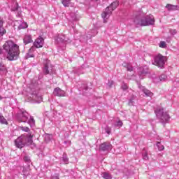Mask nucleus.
Returning <instances> with one entry per match:
<instances>
[{
  "label": "nucleus",
  "instance_id": "obj_24",
  "mask_svg": "<svg viewBox=\"0 0 179 179\" xmlns=\"http://www.w3.org/2000/svg\"><path fill=\"white\" fill-rule=\"evenodd\" d=\"M0 124L8 125V120H6L5 117H3V115H2V113H0Z\"/></svg>",
  "mask_w": 179,
  "mask_h": 179
},
{
  "label": "nucleus",
  "instance_id": "obj_18",
  "mask_svg": "<svg viewBox=\"0 0 179 179\" xmlns=\"http://www.w3.org/2000/svg\"><path fill=\"white\" fill-rule=\"evenodd\" d=\"M8 73V69L6 66L2 62H0V75H6Z\"/></svg>",
  "mask_w": 179,
  "mask_h": 179
},
{
  "label": "nucleus",
  "instance_id": "obj_33",
  "mask_svg": "<svg viewBox=\"0 0 179 179\" xmlns=\"http://www.w3.org/2000/svg\"><path fill=\"white\" fill-rule=\"evenodd\" d=\"M159 47L161 48H166V47H167V43H166V42H164V41H161L159 43Z\"/></svg>",
  "mask_w": 179,
  "mask_h": 179
},
{
  "label": "nucleus",
  "instance_id": "obj_2",
  "mask_svg": "<svg viewBox=\"0 0 179 179\" xmlns=\"http://www.w3.org/2000/svg\"><path fill=\"white\" fill-rule=\"evenodd\" d=\"M136 26H153L155 24V17L152 15L143 16V14H140L136 16L134 20Z\"/></svg>",
  "mask_w": 179,
  "mask_h": 179
},
{
  "label": "nucleus",
  "instance_id": "obj_34",
  "mask_svg": "<svg viewBox=\"0 0 179 179\" xmlns=\"http://www.w3.org/2000/svg\"><path fill=\"white\" fill-rule=\"evenodd\" d=\"M20 130L24 131V132H29L30 131V129L27 127H21Z\"/></svg>",
  "mask_w": 179,
  "mask_h": 179
},
{
  "label": "nucleus",
  "instance_id": "obj_41",
  "mask_svg": "<svg viewBox=\"0 0 179 179\" xmlns=\"http://www.w3.org/2000/svg\"><path fill=\"white\" fill-rule=\"evenodd\" d=\"M52 179H59V174L55 173L52 177Z\"/></svg>",
  "mask_w": 179,
  "mask_h": 179
},
{
  "label": "nucleus",
  "instance_id": "obj_11",
  "mask_svg": "<svg viewBox=\"0 0 179 179\" xmlns=\"http://www.w3.org/2000/svg\"><path fill=\"white\" fill-rule=\"evenodd\" d=\"M32 47H36V48H41L44 45V38L39 36L36 39Z\"/></svg>",
  "mask_w": 179,
  "mask_h": 179
},
{
  "label": "nucleus",
  "instance_id": "obj_4",
  "mask_svg": "<svg viewBox=\"0 0 179 179\" xmlns=\"http://www.w3.org/2000/svg\"><path fill=\"white\" fill-rule=\"evenodd\" d=\"M155 113L157 117L159 119L160 122L162 124H166V122H169L170 120V115L167 112H164V109L162 108H158L155 110Z\"/></svg>",
  "mask_w": 179,
  "mask_h": 179
},
{
  "label": "nucleus",
  "instance_id": "obj_25",
  "mask_svg": "<svg viewBox=\"0 0 179 179\" xmlns=\"http://www.w3.org/2000/svg\"><path fill=\"white\" fill-rule=\"evenodd\" d=\"M101 176L104 179H113V176L108 172H103Z\"/></svg>",
  "mask_w": 179,
  "mask_h": 179
},
{
  "label": "nucleus",
  "instance_id": "obj_39",
  "mask_svg": "<svg viewBox=\"0 0 179 179\" xmlns=\"http://www.w3.org/2000/svg\"><path fill=\"white\" fill-rule=\"evenodd\" d=\"M105 131H106V134H108V135H110V134H111V128H110V127H106Z\"/></svg>",
  "mask_w": 179,
  "mask_h": 179
},
{
  "label": "nucleus",
  "instance_id": "obj_36",
  "mask_svg": "<svg viewBox=\"0 0 179 179\" xmlns=\"http://www.w3.org/2000/svg\"><path fill=\"white\" fill-rule=\"evenodd\" d=\"M143 160H149V156H148V152L143 153Z\"/></svg>",
  "mask_w": 179,
  "mask_h": 179
},
{
  "label": "nucleus",
  "instance_id": "obj_13",
  "mask_svg": "<svg viewBox=\"0 0 179 179\" xmlns=\"http://www.w3.org/2000/svg\"><path fill=\"white\" fill-rule=\"evenodd\" d=\"M57 43H71V39L64 34H59L56 38Z\"/></svg>",
  "mask_w": 179,
  "mask_h": 179
},
{
  "label": "nucleus",
  "instance_id": "obj_28",
  "mask_svg": "<svg viewBox=\"0 0 179 179\" xmlns=\"http://www.w3.org/2000/svg\"><path fill=\"white\" fill-rule=\"evenodd\" d=\"M22 29H27V23L22 22L18 26L19 30H22Z\"/></svg>",
  "mask_w": 179,
  "mask_h": 179
},
{
  "label": "nucleus",
  "instance_id": "obj_37",
  "mask_svg": "<svg viewBox=\"0 0 179 179\" xmlns=\"http://www.w3.org/2000/svg\"><path fill=\"white\" fill-rule=\"evenodd\" d=\"M24 162H25V163H30V157L29 156H24Z\"/></svg>",
  "mask_w": 179,
  "mask_h": 179
},
{
  "label": "nucleus",
  "instance_id": "obj_9",
  "mask_svg": "<svg viewBox=\"0 0 179 179\" xmlns=\"http://www.w3.org/2000/svg\"><path fill=\"white\" fill-rule=\"evenodd\" d=\"M22 138L25 146H30V145H33V136H31V134H24L22 136Z\"/></svg>",
  "mask_w": 179,
  "mask_h": 179
},
{
  "label": "nucleus",
  "instance_id": "obj_35",
  "mask_svg": "<svg viewBox=\"0 0 179 179\" xmlns=\"http://www.w3.org/2000/svg\"><path fill=\"white\" fill-rule=\"evenodd\" d=\"M127 69L129 72H132V71H134V67H132V66H131L130 64H127Z\"/></svg>",
  "mask_w": 179,
  "mask_h": 179
},
{
  "label": "nucleus",
  "instance_id": "obj_22",
  "mask_svg": "<svg viewBox=\"0 0 179 179\" xmlns=\"http://www.w3.org/2000/svg\"><path fill=\"white\" fill-rule=\"evenodd\" d=\"M166 8L168 10H177V8H178V6L176 5H172V4H167L166 6Z\"/></svg>",
  "mask_w": 179,
  "mask_h": 179
},
{
  "label": "nucleus",
  "instance_id": "obj_45",
  "mask_svg": "<svg viewBox=\"0 0 179 179\" xmlns=\"http://www.w3.org/2000/svg\"><path fill=\"white\" fill-rule=\"evenodd\" d=\"M113 85H114V82L110 81V83H109L110 87H111V86H113Z\"/></svg>",
  "mask_w": 179,
  "mask_h": 179
},
{
  "label": "nucleus",
  "instance_id": "obj_5",
  "mask_svg": "<svg viewBox=\"0 0 179 179\" xmlns=\"http://www.w3.org/2000/svg\"><path fill=\"white\" fill-rule=\"evenodd\" d=\"M117 6H118V1H114L110 5V6L106 8L105 11L101 14L104 23H107V19H108L111 15L113 10H114V9H117Z\"/></svg>",
  "mask_w": 179,
  "mask_h": 179
},
{
  "label": "nucleus",
  "instance_id": "obj_38",
  "mask_svg": "<svg viewBox=\"0 0 179 179\" xmlns=\"http://www.w3.org/2000/svg\"><path fill=\"white\" fill-rule=\"evenodd\" d=\"M121 88L122 89V90H127V89H128V85L123 83L122 84Z\"/></svg>",
  "mask_w": 179,
  "mask_h": 179
},
{
  "label": "nucleus",
  "instance_id": "obj_43",
  "mask_svg": "<svg viewBox=\"0 0 179 179\" xmlns=\"http://www.w3.org/2000/svg\"><path fill=\"white\" fill-rule=\"evenodd\" d=\"M116 127H122V122L119 120L116 124Z\"/></svg>",
  "mask_w": 179,
  "mask_h": 179
},
{
  "label": "nucleus",
  "instance_id": "obj_32",
  "mask_svg": "<svg viewBox=\"0 0 179 179\" xmlns=\"http://www.w3.org/2000/svg\"><path fill=\"white\" fill-rule=\"evenodd\" d=\"M18 6H19V4L15 2V3H14V7H12V8H11V10H12L13 12H16V10H17Z\"/></svg>",
  "mask_w": 179,
  "mask_h": 179
},
{
  "label": "nucleus",
  "instance_id": "obj_21",
  "mask_svg": "<svg viewBox=\"0 0 179 179\" xmlns=\"http://www.w3.org/2000/svg\"><path fill=\"white\" fill-rule=\"evenodd\" d=\"M21 170H22V176H24V177H25V178H27V176H29V174H30V169L29 168L22 166V167H21Z\"/></svg>",
  "mask_w": 179,
  "mask_h": 179
},
{
  "label": "nucleus",
  "instance_id": "obj_7",
  "mask_svg": "<svg viewBox=\"0 0 179 179\" xmlns=\"http://www.w3.org/2000/svg\"><path fill=\"white\" fill-rule=\"evenodd\" d=\"M43 72L45 75L52 73V65H51L50 60L48 59L43 61Z\"/></svg>",
  "mask_w": 179,
  "mask_h": 179
},
{
  "label": "nucleus",
  "instance_id": "obj_44",
  "mask_svg": "<svg viewBox=\"0 0 179 179\" xmlns=\"http://www.w3.org/2000/svg\"><path fill=\"white\" fill-rule=\"evenodd\" d=\"M82 89H84V90H87V86L86 85H83Z\"/></svg>",
  "mask_w": 179,
  "mask_h": 179
},
{
  "label": "nucleus",
  "instance_id": "obj_47",
  "mask_svg": "<svg viewBox=\"0 0 179 179\" xmlns=\"http://www.w3.org/2000/svg\"><path fill=\"white\" fill-rule=\"evenodd\" d=\"M1 54H2V48H0V55H1Z\"/></svg>",
  "mask_w": 179,
  "mask_h": 179
},
{
  "label": "nucleus",
  "instance_id": "obj_17",
  "mask_svg": "<svg viewBox=\"0 0 179 179\" xmlns=\"http://www.w3.org/2000/svg\"><path fill=\"white\" fill-rule=\"evenodd\" d=\"M36 50V47H31L28 52L27 53L25 58L26 59H29V58H33V57H34V55L33 54V52H34Z\"/></svg>",
  "mask_w": 179,
  "mask_h": 179
},
{
  "label": "nucleus",
  "instance_id": "obj_14",
  "mask_svg": "<svg viewBox=\"0 0 179 179\" xmlns=\"http://www.w3.org/2000/svg\"><path fill=\"white\" fill-rule=\"evenodd\" d=\"M139 76H145L147 73H149V68L148 66H141L138 69Z\"/></svg>",
  "mask_w": 179,
  "mask_h": 179
},
{
  "label": "nucleus",
  "instance_id": "obj_23",
  "mask_svg": "<svg viewBox=\"0 0 179 179\" xmlns=\"http://www.w3.org/2000/svg\"><path fill=\"white\" fill-rule=\"evenodd\" d=\"M62 163H64V164H68L69 163V159L68 158V156H66V153H64L63 156L62 157Z\"/></svg>",
  "mask_w": 179,
  "mask_h": 179
},
{
  "label": "nucleus",
  "instance_id": "obj_12",
  "mask_svg": "<svg viewBox=\"0 0 179 179\" xmlns=\"http://www.w3.org/2000/svg\"><path fill=\"white\" fill-rule=\"evenodd\" d=\"M15 145L19 149H22V148L25 146L24 141L23 140V136H21L15 140Z\"/></svg>",
  "mask_w": 179,
  "mask_h": 179
},
{
  "label": "nucleus",
  "instance_id": "obj_29",
  "mask_svg": "<svg viewBox=\"0 0 179 179\" xmlns=\"http://www.w3.org/2000/svg\"><path fill=\"white\" fill-rule=\"evenodd\" d=\"M4 34H6V29L3 27H0V37H3Z\"/></svg>",
  "mask_w": 179,
  "mask_h": 179
},
{
  "label": "nucleus",
  "instance_id": "obj_10",
  "mask_svg": "<svg viewBox=\"0 0 179 179\" xmlns=\"http://www.w3.org/2000/svg\"><path fill=\"white\" fill-rule=\"evenodd\" d=\"M112 149L113 145L110 143H103L99 146V150L101 152H110Z\"/></svg>",
  "mask_w": 179,
  "mask_h": 179
},
{
  "label": "nucleus",
  "instance_id": "obj_48",
  "mask_svg": "<svg viewBox=\"0 0 179 179\" xmlns=\"http://www.w3.org/2000/svg\"><path fill=\"white\" fill-rule=\"evenodd\" d=\"M167 43H170V39H166Z\"/></svg>",
  "mask_w": 179,
  "mask_h": 179
},
{
  "label": "nucleus",
  "instance_id": "obj_3",
  "mask_svg": "<svg viewBox=\"0 0 179 179\" xmlns=\"http://www.w3.org/2000/svg\"><path fill=\"white\" fill-rule=\"evenodd\" d=\"M17 120L19 122H27L30 127H34L36 121L33 116H30L26 110H22L17 114Z\"/></svg>",
  "mask_w": 179,
  "mask_h": 179
},
{
  "label": "nucleus",
  "instance_id": "obj_42",
  "mask_svg": "<svg viewBox=\"0 0 179 179\" xmlns=\"http://www.w3.org/2000/svg\"><path fill=\"white\" fill-rule=\"evenodd\" d=\"M170 33H171V34H173V36H174L175 34H177V30H176V29H171L170 30Z\"/></svg>",
  "mask_w": 179,
  "mask_h": 179
},
{
  "label": "nucleus",
  "instance_id": "obj_20",
  "mask_svg": "<svg viewBox=\"0 0 179 179\" xmlns=\"http://www.w3.org/2000/svg\"><path fill=\"white\" fill-rule=\"evenodd\" d=\"M23 41L25 44H30V43H33L31 35H25L24 36Z\"/></svg>",
  "mask_w": 179,
  "mask_h": 179
},
{
  "label": "nucleus",
  "instance_id": "obj_50",
  "mask_svg": "<svg viewBox=\"0 0 179 179\" xmlns=\"http://www.w3.org/2000/svg\"><path fill=\"white\" fill-rule=\"evenodd\" d=\"M95 1H97V0H95Z\"/></svg>",
  "mask_w": 179,
  "mask_h": 179
},
{
  "label": "nucleus",
  "instance_id": "obj_46",
  "mask_svg": "<svg viewBox=\"0 0 179 179\" xmlns=\"http://www.w3.org/2000/svg\"><path fill=\"white\" fill-rule=\"evenodd\" d=\"M73 20H78V18L76 17V15H75L74 17H73Z\"/></svg>",
  "mask_w": 179,
  "mask_h": 179
},
{
  "label": "nucleus",
  "instance_id": "obj_1",
  "mask_svg": "<svg viewBox=\"0 0 179 179\" xmlns=\"http://www.w3.org/2000/svg\"><path fill=\"white\" fill-rule=\"evenodd\" d=\"M3 48L6 53V58L8 61H15L20 54L19 45L12 41H6L3 45Z\"/></svg>",
  "mask_w": 179,
  "mask_h": 179
},
{
  "label": "nucleus",
  "instance_id": "obj_30",
  "mask_svg": "<svg viewBox=\"0 0 179 179\" xmlns=\"http://www.w3.org/2000/svg\"><path fill=\"white\" fill-rule=\"evenodd\" d=\"M157 147L159 151L164 150V145H162L160 142L157 143Z\"/></svg>",
  "mask_w": 179,
  "mask_h": 179
},
{
  "label": "nucleus",
  "instance_id": "obj_8",
  "mask_svg": "<svg viewBox=\"0 0 179 179\" xmlns=\"http://www.w3.org/2000/svg\"><path fill=\"white\" fill-rule=\"evenodd\" d=\"M96 34H97V30L92 29L88 32L86 37H85L83 36H80V40L84 42H87V41L90 40V38H92V37H94V36H96Z\"/></svg>",
  "mask_w": 179,
  "mask_h": 179
},
{
  "label": "nucleus",
  "instance_id": "obj_16",
  "mask_svg": "<svg viewBox=\"0 0 179 179\" xmlns=\"http://www.w3.org/2000/svg\"><path fill=\"white\" fill-rule=\"evenodd\" d=\"M31 98H32V100H34V103H40L43 101V96H41L37 93L32 94Z\"/></svg>",
  "mask_w": 179,
  "mask_h": 179
},
{
  "label": "nucleus",
  "instance_id": "obj_19",
  "mask_svg": "<svg viewBox=\"0 0 179 179\" xmlns=\"http://www.w3.org/2000/svg\"><path fill=\"white\" fill-rule=\"evenodd\" d=\"M140 89L148 97H152V96H153V93L150 92L149 90L145 89V87H140Z\"/></svg>",
  "mask_w": 179,
  "mask_h": 179
},
{
  "label": "nucleus",
  "instance_id": "obj_31",
  "mask_svg": "<svg viewBox=\"0 0 179 179\" xmlns=\"http://www.w3.org/2000/svg\"><path fill=\"white\" fill-rule=\"evenodd\" d=\"M167 79V76L166 74H162L159 77V80L161 82H164Z\"/></svg>",
  "mask_w": 179,
  "mask_h": 179
},
{
  "label": "nucleus",
  "instance_id": "obj_40",
  "mask_svg": "<svg viewBox=\"0 0 179 179\" xmlns=\"http://www.w3.org/2000/svg\"><path fill=\"white\" fill-rule=\"evenodd\" d=\"M3 23H5L3 18L0 17V27H3Z\"/></svg>",
  "mask_w": 179,
  "mask_h": 179
},
{
  "label": "nucleus",
  "instance_id": "obj_15",
  "mask_svg": "<svg viewBox=\"0 0 179 179\" xmlns=\"http://www.w3.org/2000/svg\"><path fill=\"white\" fill-rule=\"evenodd\" d=\"M54 96H57L58 97H64L65 91L61 90L59 87H57L53 91Z\"/></svg>",
  "mask_w": 179,
  "mask_h": 179
},
{
  "label": "nucleus",
  "instance_id": "obj_6",
  "mask_svg": "<svg viewBox=\"0 0 179 179\" xmlns=\"http://www.w3.org/2000/svg\"><path fill=\"white\" fill-rule=\"evenodd\" d=\"M166 61L167 59L166 58V57L162 55L161 54H159L154 57V62L152 64L153 65L158 66V68L163 69V68H164V65H166Z\"/></svg>",
  "mask_w": 179,
  "mask_h": 179
},
{
  "label": "nucleus",
  "instance_id": "obj_26",
  "mask_svg": "<svg viewBox=\"0 0 179 179\" xmlns=\"http://www.w3.org/2000/svg\"><path fill=\"white\" fill-rule=\"evenodd\" d=\"M62 3L65 8H69L71 5V0H62Z\"/></svg>",
  "mask_w": 179,
  "mask_h": 179
},
{
  "label": "nucleus",
  "instance_id": "obj_27",
  "mask_svg": "<svg viewBox=\"0 0 179 179\" xmlns=\"http://www.w3.org/2000/svg\"><path fill=\"white\" fill-rule=\"evenodd\" d=\"M136 99V96H133L129 100V106H134L135 104V100Z\"/></svg>",
  "mask_w": 179,
  "mask_h": 179
},
{
  "label": "nucleus",
  "instance_id": "obj_49",
  "mask_svg": "<svg viewBox=\"0 0 179 179\" xmlns=\"http://www.w3.org/2000/svg\"><path fill=\"white\" fill-rule=\"evenodd\" d=\"M0 100H2V96H0Z\"/></svg>",
  "mask_w": 179,
  "mask_h": 179
}]
</instances>
